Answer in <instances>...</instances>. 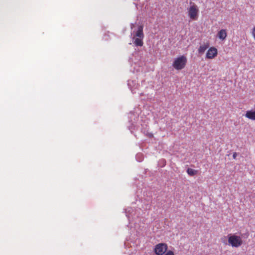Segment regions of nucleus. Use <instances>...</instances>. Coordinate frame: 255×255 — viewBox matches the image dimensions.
<instances>
[{
    "instance_id": "9",
    "label": "nucleus",
    "mask_w": 255,
    "mask_h": 255,
    "mask_svg": "<svg viewBox=\"0 0 255 255\" xmlns=\"http://www.w3.org/2000/svg\"><path fill=\"white\" fill-rule=\"evenodd\" d=\"M245 116L250 120L255 121V110L247 111Z\"/></svg>"
},
{
    "instance_id": "5",
    "label": "nucleus",
    "mask_w": 255,
    "mask_h": 255,
    "mask_svg": "<svg viewBox=\"0 0 255 255\" xmlns=\"http://www.w3.org/2000/svg\"><path fill=\"white\" fill-rule=\"evenodd\" d=\"M218 55V50L215 47H210L206 53V58L208 59H213L215 58Z\"/></svg>"
},
{
    "instance_id": "12",
    "label": "nucleus",
    "mask_w": 255,
    "mask_h": 255,
    "mask_svg": "<svg viewBox=\"0 0 255 255\" xmlns=\"http://www.w3.org/2000/svg\"><path fill=\"white\" fill-rule=\"evenodd\" d=\"M252 35L254 38L255 39V26L252 29Z\"/></svg>"
},
{
    "instance_id": "8",
    "label": "nucleus",
    "mask_w": 255,
    "mask_h": 255,
    "mask_svg": "<svg viewBox=\"0 0 255 255\" xmlns=\"http://www.w3.org/2000/svg\"><path fill=\"white\" fill-rule=\"evenodd\" d=\"M209 43H204L200 45L198 49V53L200 54H203L205 51L209 48Z\"/></svg>"
},
{
    "instance_id": "7",
    "label": "nucleus",
    "mask_w": 255,
    "mask_h": 255,
    "mask_svg": "<svg viewBox=\"0 0 255 255\" xmlns=\"http://www.w3.org/2000/svg\"><path fill=\"white\" fill-rule=\"evenodd\" d=\"M143 27L142 25H140L138 27V29L136 31L135 34V37H139L141 38H144V34L143 32Z\"/></svg>"
},
{
    "instance_id": "4",
    "label": "nucleus",
    "mask_w": 255,
    "mask_h": 255,
    "mask_svg": "<svg viewBox=\"0 0 255 255\" xmlns=\"http://www.w3.org/2000/svg\"><path fill=\"white\" fill-rule=\"evenodd\" d=\"M199 9L197 5L194 4L191 5L188 9V14L190 18L193 20H196L198 18Z\"/></svg>"
},
{
    "instance_id": "13",
    "label": "nucleus",
    "mask_w": 255,
    "mask_h": 255,
    "mask_svg": "<svg viewBox=\"0 0 255 255\" xmlns=\"http://www.w3.org/2000/svg\"><path fill=\"white\" fill-rule=\"evenodd\" d=\"M237 154L236 152H234L233 153V157L234 159H236V157H237Z\"/></svg>"
},
{
    "instance_id": "11",
    "label": "nucleus",
    "mask_w": 255,
    "mask_h": 255,
    "mask_svg": "<svg viewBox=\"0 0 255 255\" xmlns=\"http://www.w3.org/2000/svg\"><path fill=\"white\" fill-rule=\"evenodd\" d=\"M187 172L189 175L193 176L196 174L197 171L192 168H188L187 170Z\"/></svg>"
},
{
    "instance_id": "3",
    "label": "nucleus",
    "mask_w": 255,
    "mask_h": 255,
    "mask_svg": "<svg viewBox=\"0 0 255 255\" xmlns=\"http://www.w3.org/2000/svg\"><path fill=\"white\" fill-rule=\"evenodd\" d=\"M187 59L186 57L182 55L175 59L172 66L177 70L183 69L187 63Z\"/></svg>"
},
{
    "instance_id": "2",
    "label": "nucleus",
    "mask_w": 255,
    "mask_h": 255,
    "mask_svg": "<svg viewBox=\"0 0 255 255\" xmlns=\"http://www.w3.org/2000/svg\"><path fill=\"white\" fill-rule=\"evenodd\" d=\"M228 239L229 245L233 248H239L243 244L242 237L235 234L228 235Z\"/></svg>"
},
{
    "instance_id": "1",
    "label": "nucleus",
    "mask_w": 255,
    "mask_h": 255,
    "mask_svg": "<svg viewBox=\"0 0 255 255\" xmlns=\"http://www.w3.org/2000/svg\"><path fill=\"white\" fill-rule=\"evenodd\" d=\"M168 246L165 243H159L154 248V252L156 255H175L172 251H167Z\"/></svg>"
},
{
    "instance_id": "10",
    "label": "nucleus",
    "mask_w": 255,
    "mask_h": 255,
    "mask_svg": "<svg viewBox=\"0 0 255 255\" xmlns=\"http://www.w3.org/2000/svg\"><path fill=\"white\" fill-rule=\"evenodd\" d=\"M143 39L139 37H136L134 39L133 43L136 46H142L143 44Z\"/></svg>"
},
{
    "instance_id": "6",
    "label": "nucleus",
    "mask_w": 255,
    "mask_h": 255,
    "mask_svg": "<svg viewBox=\"0 0 255 255\" xmlns=\"http://www.w3.org/2000/svg\"><path fill=\"white\" fill-rule=\"evenodd\" d=\"M227 36V30L225 29H222L219 30L217 33V37L219 39L222 41H224L226 39Z\"/></svg>"
}]
</instances>
